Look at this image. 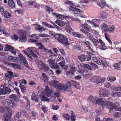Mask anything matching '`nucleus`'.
I'll list each match as a JSON object with an SVG mask.
<instances>
[{
    "mask_svg": "<svg viewBox=\"0 0 121 121\" xmlns=\"http://www.w3.org/2000/svg\"><path fill=\"white\" fill-rule=\"evenodd\" d=\"M12 39L15 41L17 40L18 38V37L16 35H14L11 37Z\"/></svg>",
    "mask_w": 121,
    "mask_h": 121,
    "instance_id": "59",
    "label": "nucleus"
},
{
    "mask_svg": "<svg viewBox=\"0 0 121 121\" xmlns=\"http://www.w3.org/2000/svg\"><path fill=\"white\" fill-rule=\"evenodd\" d=\"M50 99L48 98H47L46 96L45 95H43L42 96L41 98V100L42 101H48Z\"/></svg>",
    "mask_w": 121,
    "mask_h": 121,
    "instance_id": "56",
    "label": "nucleus"
},
{
    "mask_svg": "<svg viewBox=\"0 0 121 121\" xmlns=\"http://www.w3.org/2000/svg\"><path fill=\"white\" fill-rule=\"evenodd\" d=\"M98 5L101 8H103L104 6H106V3L105 2L101 1L97 3Z\"/></svg>",
    "mask_w": 121,
    "mask_h": 121,
    "instance_id": "29",
    "label": "nucleus"
},
{
    "mask_svg": "<svg viewBox=\"0 0 121 121\" xmlns=\"http://www.w3.org/2000/svg\"><path fill=\"white\" fill-rule=\"evenodd\" d=\"M108 80L110 82H112L115 81L116 79V78L114 76L109 77H108Z\"/></svg>",
    "mask_w": 121,
    "mask_h": 121,
    "instance_id": "51",
    "label": "nucleus"
},
{
    "mask_svg": "<svg viewBox=\"0 0 121 121\" xmlns=\"http://www.w3.org/2000/svg\"><path fill=\"white\" fill-rule=\"evenodd\" d=\"M106 107L110 109H114L116 108V105L115 104L110 102H107L106 106Z\"/></svg>",
    "mask_w": 121,
    "mask_h": 121,
    "instance_id": "17",
    "label": "nucleus"
},
{
    "mask_svg": "<svg viewBox=\"0 0 121 121\" xmlns=\"http://www.w3.org/2000/svg\"><path fill=\"white\" fill-rule=\"evenodd\" d=\"M88 100L94 104L100 105L103 107L106 106L107 103V100L102 98H98L95 96H93L91 95H90L87 99Z\"/></svg>",
    "mask_w": 121,
    "mask_h": 121,
    "instance_id": "2",
    "label": "nucleus"
},
{
    "mask_svg": "<svg viewBox=\"0 0 121 121\" xmlns=\"http://www.w3.org/2000/svg\"><path fill=\"white\" fill-rule=\"evenodd\" d=\"M66 26L65 27V29L66 31L69 33L70 34H71L72 33V31L73 30L71 27V24L69 22H66Z\"/></svg>",
    "mask_w": 121,
    "mask_h": 121,
    "instance_id": "13",
    "label": "nucleus"
},
{
    "mask_svg": "<svg viewBox=\"0 0 121 121\" xmlns=\"http://www.w3.org/2000/svg\"><path fill=\"white\" fill-rule=\"evenodd\" d=\"M6 51H9L10 52L14 54V55H15L17 52L15 50L14 48L11 47V46L8 45H6Z\"/></svg>",
    "mask_w": 121,
    "mask_h": 121,
    "instance_id": "15",
    "label": "nucleus"
},
{
    "mask_svg": "<svg viewBox=\"0 0 121 121\" xmlns=\"http://www.w3.org/2000/svg\"><path fill=\"white\" fill-rule=\"evenodd\" d=\"M121 86L117 87L113 86L111 87V89L113 91H120Z\"/></svg>",
    "mask_w": 121,
    "mask_h": 121,
    "instance_id": "37",
    "label": "nucleus"
},
{
    "mask_svg": "<svg viewBox=\"0 0 121 121\" xmlns=\"http://www.w3.org/2000/svg\"><path fill=\"white\" fill-rule=\"evenodd\" d=\"M74 87L77 89H80V87L79 86V83L78 82H77L76 81H74Z\"/></svg>",
    "mask_w": 121,
    "mask_h": 121,
    "instance_id": "52",
    "label": "nucleus"
},
{
    "mask_svg": "<svg viewBox=\"0 0 121 121\" xmlns=\"http://www.w3.org/2000/svg\"><path fill=\"white\" fill-rule=\"evenodd\" d=\"M3 14L4 16L7 18H9L11 16V14L7 12H4Z\"/></svg>",
    "mask_w": 121,
    "mask_h": 121,
    "instance_id": "48",
    "label": "nucleus"
},
{
    "mask_svg": "<svg viewBox=\"0 0 121 121\" xmlns=\"http://www.w3.org/2000/svg\"><path fill=\"white\" fill-rule=\"evenodd\" d=\"M31 99L35 102H37L38 101L37 95L34 93H33L32 95Z\"/></svg>",
    "mask_w": 121,
    "mask_h": 121,
    "instance_id": "28",
    "label": "nucleus"
},
{
    "mask_svg": "<svg viewBox=\"0 0 121 121\" xmlns=\"http://www.w3.org/2000/svg\"><path fill=\"white\" fill-rule=\"evenodd\" d=\"M61 41L60 42L62 44H65L67 45L68 43V39L65 37H64L63 39L62 40H61Z\"/></svg>",
    "mask_w": 121,
    "mask_h": 121,
    "instance_id": "34",
    "label": "nucleus"
},
{
    "mask_svg": "<svg viewBox=\"0 0 121 121\" xmlns=\"http://www.w3.org/2000/svg\"><path fill=\"white\" fill-rule=\"evenodd\" d=\"M12 65L14 68L20 70L22 69L21 66L18 64L12 63Z\"/></svg>",
    "mask_w": 121,
    "mask_h": 121,
    "instance_id": "42",
    "label": "nucleus"
},
{
    "mask_svg": "<svg viewBox=\"0 0 121 121\" xmlns=\"http://www.w3.org/2000/svg\"><path fill=\"white\" fill-rule=\"evenodd\" d=\"M100 19H94L92 20V21L87 20L86 22L88 23H90L95 27L96 28L99 26V25L98 24V23L100 22Z\"/></svg>",
    "mask_w": 121,
    "mask_h": 121,
    "instance_id": "7",
    "label": "nucleus"
},
{
    "mask_svg": "<svg viewBox=\"0 0 121 121\" xmlns=\"http://www.w3.org/2000/svg\"><path fill=\"white\" fill-rule=\"evenodd\" d=\"M78 58L79 60L83 62L86 59V57L84 55H81L78 56Z\"/></svg>",
    "mask_w": 121,
    "mask_h": 121,
    "instance_id": "41",
    "label": "nucleus"
},
{
    "mask_svg": "<svg viewBox=\"0 0 121 121\" xmlns=\"http://www.w3.org/2000/svg\"><path fill=\"white\" fill-rule=\"evenodd\" d=\"M10 102L9 104L8 108L7 109V111H6V114H5L3 118V119L4 121H9L11 116V111L9 108H13L15 106V103L12 100H10Z\"/></svg>",
    "mask_w": 121,
    "mask_h": 121,
    "instance_id": "3",
    "label": "nucleus"
},
{
    "mask_svg": "<svg viewBox=\"0 0 121 121\" xmlns=\"http://www.w3.org/2000/svg\"><path fill=\"white\" fill-rule=\"evenodd\" d=\"M95 113L96 114V116H98L102 112L101 110L100 109H98L95 112Z\"/></svg>",
    "mask_w": 121,
    "mask_h": 121,
    "instance_id": "55",
    "label": "nucleus"
},
{
    "mask_svg": "<svg viewBox=\"0 0 121 121\" xmlns=\"http://www.w3.org/2000/svg\"><path fill=\"white\" fill-rule=\"evenodd\" d=\"M47 62L49 65L50 66L52 69H57L59 67V66L57 65V64L55 63L54 60L49 59L48 60Z\"/></svg>",
    "mask_w": 121,
    "mask_h": 121,
    "instance_id": "9",
    "label": "nucleus"
},
{
    "mask_svg": "<svg viewBox=\"0 0 121 121\" xmlns=\"http://www.w3.org/2000/svg\"><path fill=\"white\" fill-rule=\"evenodd\" d=\"M113 66L115 69H119L120 66L121 67V61L119 62V63L115 64Z\"/></svg>",
    "mask_w": 121,
    "mask_h": 121,
    "instance_id": "44",
    "label": "nucleus"
},
{
    "mask_svg": "<svg viewBox=\"0 0 121 121\" xmlns=\"http://www.w3.org/2000/svg\"><path fill=\"white\" fill-rule=\"evenodd\" d=\"M20 88L21 89L22 91L23 92H24L26 90V88L24 85L21 84L20 86Z\"/></svg>",
    "mask_w": 121,
    "mask_h": 121,
    "instance_id": "62",
    "label": "nucleus"
},
{
    "mask_svg": "<svg viewBox=\"0 0 121 121\" xmlns=\"http://www.w3.org/2000/svg\"><path fill=\"white\" fill-rule=\"evenodd\" d=\"M67 74L69 75L70 77H72L74 74V72H72L71 71H68L67 73Z\"/></svg>",
    "mask_w": 121,
    "mask_h": 121,
    "instance_id": "58",
    "label": "nucleus"
},
{
    "mask_svg": "<svg viewBox=\"0 0 121 121\" xmlns=\"http://www.w3.org/2000/svg\"><path fill=\"white\" fill-rule=\"evenodd\" d=\"M49 85L58 90L64 91H67L71 86V84L69 82H67L66 84H61L56 80L51 82L49 83Z\"/></svg>",
    "mask_w": 121,
    "mask_h": 121,
    "instance_id": "1",
    "label": "nucleus"
},
{
    "mask_svg": "<svg viewBox=\"0 0 121 121\" xmlns=\"http://www.w3.org/2000/svg\"><path fill=\"white\" fill-rule=\"evenodd\" d=\"M85 34L86 36H87V37L90 40L92 39V36L87 31H86V32Z\"/></svg>",
    "mask_w": 121,
    "mask_h": 121,
    "instance_id": "50",
    "label": "nucleus"
},
{
    "mask_svg": "<svg viewBox=\"0 0 121 121\" xmlns=\"http://www.w3.org/2000/svg\"><path fill=\"white\" fill-rule=\"evenodd\" d=\"M45 69L46 71L48 72V73L50 76H52L53 75V73L52 71L50 69L48 66L46 67Z\"/></svg>",
    "mask_w": 121,
    "mask_h": 121,
    "instance_id": "39",
    "label": "nucleus"
},
{
    "mask_svg": "<svg viewBox=\"0 0 121 121\" xmlns=\"http://www.w3.org/2000/svg\"><path fill=\"white\" fill-rule=\"evenodd\" d=\"M66 22H64L62 20H59L57 19L55 22L56 23L61 27L63 26L64 25H65Z\"/></svg>",
    "mask_w": 121,
    "mask_h": 121,
    "instance_id": "21",
    "label": "nucleus"
},
{
    "mask_svg": "<svg viewBox=\"0 0 121 121\" xmlns=\"http://www.w3.org/2000/svg\"><path fill=\"white\" fill-rule=\"evenodd\" d=\"M90 66L89 65L86 64H84L82 65V67H85L87 68L88 69L90 70H92L93 69L95 70L98 68V66L97 65L92 63H90Z\"/></svg>",
    "mask_w": 121,
    "mask_h": 121,
    "instance_id": "5",
    "label": "nucleus"
},
{
    "mask_svg": "<svg viewBox=\"0 0 121 121\" xmlns=\"http://www.w3.org/2000/svg\"><path fill=\"white\" fill-rule=\"evenodd\" d=\"M37 27H36L35 29L36 30L39 31H45L46 30L45 28L42 27L40 26L39 25H36Z\"/></svg>",
    "mask_w": 121,
    "mask_h": 121,
    "instance_id": "36",
    "label": "nucleus"
},
{
    "mask_svg": "<svg viewBox=\"0 0 121 121\" xmlns=\"http://www.w3.org/2000/svg\"><path fill=\"white\" fill-rule=\"evenodd\" d=\"M35 63L37 64L39 68L42 70L45 69L47 66L45 65L42 62L39 60H36L35 61Z\"/></svg>",
    "mask_w": 121,
    "mask_h": 121,
    "instance_id": "12",
    "label": "nucleus"
},
{
    "mask_svg": "<svg viewBox=\"0 0 121 121\" xmlns=\"http://www.w3.org/2000/svg\"><path fill=\"white\" fill-rule=\"evenodd\" d=\"M21 115L20 112H19L18 113L16 114L14 116V119L15 120H17L19 119L20 115Z\"/></svg>",
    "mask_w": 121,
    "mask_h": 121,
    "instance_id": "57",
    "label": "nucleus"
},
{
    "mask_svg": "<svg viewBox=\"0 0 121 121\" xmlns=\"http://www.w3.org/2000/svg\"><path fill=\"white\" fill-rule=\"evenodd\" d=\"M114 117H121V113L119 112H116L114 115Z\"/></svg>",
    "mask_w": 121,
    "mask_h": 121,
    "instance_id": "60",
    "label": "nucleus"
},
{
    "mask_svg": "<svg viewBox=\"0 0 121 121\" xmlns=\"http://www.w3.org/2000/svg\"><path fill=\"white\" fill-rule=\"evenodd\" d=\"M18 58L23 63L25 66L28 68H29V66L28 65L27 61L23 55L19 53L18 55Z\"/></svg>",
    "mask_w": 121,
    "mask_h": 121,
    "instance_id": "8",
    "label": "nucleus"
},
{
    "mask_svg": "<svg viewBox=\"0 0 121 121\" xmlns=\"http://www.w3.org/2000/svg\"><path fill=\"white\" fill-rule=\"evenodd\" d=\"M39 36L40 37H45L48 36L49 35L47 34L42 33L40 34L39 35Z\"/></svg>",
    "mask_w": 121,
    "mask_h": 121,
    "instance_id": "63",
    "label": "nucleus"
},
{
    "mask_svg": "<svg viewBox=\"0 0 121 121\" xmlns=\"http://www.w3.org/2000/svg\"><path fill=\"white\" fill-rule=\"evenodd\" d=\"M21 116H23L25 117H29V115L27 112L25 111H22L20 112Z\"/></svg>",
    "mask_w": 121,
    "mask_h": 121,
    "instance_id": "33",
    "label": "nucleus"
},
{
    "mask_svg": "<svg viewBox=\"0 0 121 121\" xmlns=\"http://www.w3.org/2000/svg\"><path fill=\"white\" fill-rule=\"evenodd\" d=\"M91 30L92 31V32L95 35V37L97 38L96 36H97V37H99V34L98 32L96 30H92V29Z\"/></svg>",
    "mask_w": 121,
    "mask_h": 121,
    "instance_id": "47",
    "label": "nucleus"
},
{
    "mask_svg": "<svg viewBox=\"0 0 121 121\" xmlns=\"http://www.w3.org/2000/svg\"><path fill=\"white\" fill-rule=\"evenodd\" d=\"M8 4L9 6L12 8H13L15 6V4L13 0H9Z\"/></svg>",
    "mask_w": 121,
    "mask_h": 121,
    "instance_id": "35",
    "label": "nucleus"
},
{
    "mask_svg": "<svg viewBox=\"0 0 121 121\" xmlns=\"http://www.w3.org/2000/svg\"><path fill=\"white\" fill-rule=\"evenodd\" d=\"M99 82H98L97 81L96 82L97 83V84H98L99 83H102L104 82L105 80V79L104 78H102L100 77V78L99 79Z\"/></svg>",
    "mask_w": 121,
    "mask_h": 121,
    "instance_id": "54",
    "label": "nucleus"
},
{
    "mask_svg": "<svg viewBox=\"0 0 121 121\" xmlns=\"http://www.w3.org/2000/svg\"><path fill=\"white\" fill-rule=\"evenodd\" d=\"M69 9L71 11H77L78 12H79L80 10V9H78L71 6L69 7Z\"/></svg>",
    "mask_w": 121,
    "mask_h": 121,
    "instance_id": "45",
    "label": "nucleus"
},
{
    "mask_svg": "<svg viewBox=\"0 0 121 121\" xmlns=\"http://www.w3.org/2000/svg\"><path fill=\"white\" fill-rule=\"evenodd\" d=\"M100 77L97 76H94L92 78L93 81L96 83L97 84L96 82H99V81Z\"/></svg>",
    "mask_w": 121,
    "mask_h": 121,
    "instance_id": "49",
    "label": "nucleus"
},
{
    "mask_svg": "<svg viewBox=\"0 0 121 121\" xmlns=\"http://www.w3.org/2000/svg\"><path fill=\"white\" fill-rule=\"evenodd\" d=\"M71 118L72 121H75V120L74 115L73 112H72L71 113Z\"/></svg>",
    "mask_w": 121,
    "mask_h": 121,
    "instance_id": "64",
    "label": "nucleus"
},
{
    "mask_svg": "<svg viewBox=\"0 0 121 121\" xmlns=\"http://www.w3.org/2000/svg\"><path fill=\"white\" fill-rule=\"evenodd\" d=\"M105 37L106 39L111 44H112V42L110 39L109 36L108 35L107 33L105 34Z\"/></svg>",
    "mask_w": 121,
    "mask_h": 121,
    "instance_id": "43",
    "label": "nucleus"
},
{
    "mask_svg": "<svg viewBox=\"0 0 121 121\" xmlns=\"http://www.w3.org/2000/svg\"><path fill=\"white\" fill-rule=\"evenodd\" d=\"M101 64H102V65H104V69H106V68H105V67H107L108 66V65L106 61H104L102 60H100Z\"/></svg>",
    "mask_w": 121,
    "mask_h": 121,
    "instance_id": "46",
    "label": "nucleus"
},
{
    "mask_svg": "<svg viewBox=\"0 0 121 121\" xmlns=\"http://www.w3.org/2000/svg\"><path fill=\"white\" fill-rule=\"evenodd\" d=\"M42 23L43 25L46 26L50 28L55 29V28H56L58 30H60V28L56 24L54 26L55 27H54L46 22H42Z\"/></svg>",
    "mask_w": 121,
    "mask_h": 121,
    "instance_id": "16",
    "label": "nucleus"
},
{
    "mask_svg": "<svg viewBox=\"0 0 121 121\" xmlns=\"http://www.w3.org/2000/svg\"><path fill=\"white\" fill-rule=\"evenodd\" d=\"M13 73L11 71H8V73L6 74L5 76L11 79L12 78Z\"/></svg>",
    "mask_w": 121,
    "mask_h": 121,
    "instance_id": "40",
    "label": "nucleus"
},
{
    "mask_svg": "<svg viewBox=\"0 0 121 121\" xmlns=\"http://www.w3.org/2000/svg\"><path fill=\"white\" fill-rule=\"evenodd\" d=\"M93 61L99 65H101V63L100 61L99 60V59L96 56H94L93 57Z\"/></svg>",
    "mask_w": 121,
    "mask_h": 121,
    "instance_id": "31",
    "label": "nucleus"
},
{
    "mask_svg": "<svg viewBox=\"0 0 121 121\" xmlns=\"http://www.w3.org/2000/svg\"><path fill=\"white\" fill-rule=\"evenodd\" d=\"M112 96L113 97H118L121 96V92H117L113 93L111 94Z\"/></svg>",
    "mask_w": 121,
    "mask_h": 121,
    "instance_id": "38",
    "label": "nucleus"
},
{
    "mask_svg": "<svg viewBox=\"0 0 121 121\" xmlns=\"http://www.w3.org/2000/svg\"><path fill=\"white\" fill-rule=\"evenodd\" d=\"M63 116L64 117L65 119H66L67 120H68L70 118V115L67 114L63 115Z\"/></svg>",
    "mask_w": 121,
    "mask_h": 121,
    "instance_id": "61",
    "label": "nucleus"
},
{
    "mask_svg": "<svg viewBox=\"0 0 121 121\" xmlns=\"http://www.w3.org/2000/svg\"><path fill=\"white\" fill-rule=\"evenodd\" d=\"M42 78L43 80L45 82H47L49 79V78L47 75L44 73L42 74Z\"/></svg>",
    "mask_w": 121,
    "mask_h": 121,
    "instance_id": "26",
    "label": "nucleus"
},
{
    "mask_svg": "<svg viewBox=\"0 0 121 121\" xmlns=\"http://www.w3.org/2000/svg\"><path fill=\"white\" fill-rule=\"evenodd\" d=\"M108 13L106 12L103 11L101 13V17H100V19H105L107 17L108 15Z\"/></svg>",
    "mask_w": 121,
    "mask_h": 121,
    "instance_id": "25",
    "label": "nucleus"
},
{
    "mask_svg": "<svg viewBox=\"0 0 121 121\" xmlns=\"http://www.w3.org/2000/svg\"><path fill=\"white\" fill-rule=\"evenodd\" d=\"M9 98L12 101L13 100L17 102L18 100V98L17 96L15 94H13L12 95H10L9 96Z\"/></svg>",
    "mask_w": 121,
    "mask_h": 121,
    "instance_id": "22",
    "label": "nucleus"
},
{
    "mask_svg": "<svg viewBox=\"0 0 121 121\" xmlns=\"http://www.w3.org/2000/svg\"><path fill=\"white\" fill-rule=\"evenodd\" d=\"M31 49L30 48H27V51L26 52V50H23L22 51V52H24V53L29 58L31 59H32L33 57L34 56L35 57H37L38 56L37 55L34 53L33 51L39 54V52L37 51H34L32 48H31Z\"/></svg>",
    "mask_w": 121,
    "mask_h": 121,
    "instance_id": "4",
    "label": "nucleus"
},
{
    "mask_svg": "<svg viewBox=\"0 0 121 121\" xmlns=\"http://www.w3.org/2000/svg\"><path fill=\"white\" fill-rule=\"evenodd\" d=\"M8 60L11 62H16L17 61V60L16 57H13L12 56H9Z\"/></svg>",
    "mask_w": 121,
    "mask_h": 121,
    "instance_id": "32",
    "label": "nucleus"
},
{
    "mask_svg": "<svg viewBox=\"0 0 121 121\" xmlns=\"http://www.w3.org/2000/svg\"><path fill=\"white\" fill-rule=\"evenodd\" d=\"M99 43L100 44L99 48L101 50H104L107 48L105 43L101 40H99Z\"/></svg>",
    "mask_w": 121,
    "mask_h": 121,
    "instance_id": "23",
    "label": "nucleus"
},
{
    "mask_svg": "<svg viewBox=\"0 0 121 121\" xmlns=\"http://www.w3.org/2000/svg\"><path fill=\"white\" fill-rule=\"evenodd\" d=\"M100 26L101 29L103 31L107 32H108V26L105 23H103Z\"/></svg>",
    "mask_w": 121,
    "mask_h": 121,
    "instance_id": "20",
    "label": "nucleus"
},
{
    "mask_svg": "<svg viewBox=\"0 0 121 121\" xmlns=\"http://www.w3.org/2000/svg\"><path fill=\"white\" fill-rule=\"evenodd\" d=\"M36 43L37 45H38L39 46L38 47L39 49H43L44 50L46 48H45L43 45H42L41 43Z\"/></svg>",
    "mask_w": 121,
    "mask_h": 121,
    "instance_id": "53",
    "label": "nucleus"
},
{
    "mask_svg": "<svg viewBox=\"0 0 121 121\" xmlns=\"http://www.w3.org/2000/svg\"><path fill=\"white\" fill-rule=\"evenodd\" d=\"M19 33H20L19 41L22 42H25L26 38V33L25 30H21L19 31Z\"/></svg>",
    "mask_w": 121,
    "mask_h": 121,
    "instance_id": "6",
    "label": "nucleus"
},
{
    "mask_svg": "<svg viewBox=\"0 0 121 121\" xmlns=\"http://www.w3.org/2000/svg\"><path fill=\"white\" fill-rule=\"evenodd\" d=\"M72 34L74 36L78 38H81L82 36V35L79 32H72Z\"/></svg>",
    "mask_w": 121,
    "mask_h": 121,
    "instance_id": "30",
    "label": "nucleus"
},
{
    "mask_svg": "<svg viewBox=\"0 0 121 121\" xmlns=\"http://www.w3.org/2000/svg\"><path fill=\"white\" fill-rule=\"evenodd\" d=\"M80 26L82 28H83L86 31L88 32L90 31L92 29L91 26L86 23H85L83 24L81 23Z\"/></svg>",
    "mask_w": 121,
    "mask_h": 121,
    "instance_id": "14",
    "label": "nucleus"
},
{
    "mask_svg": "<svg viewBox=\"0 0 121 121\" xmlns=\"http://www.w3.org/2000/svg\"><path fill=\"white\" fill-rule=\"evenodd\" d=\"M11 100L6 99L4 100L2 102L3 104L5 106V107L6 108V109L8 108V106Z\"/></svg>",
    "mask_w": 121,
    "mask_h": 121,
    "instance_id": "24",
    "label": "nucleus"
},
{
    "mask_svg": "<svg viewBox=\"0 0 121 121\" xmlns=\"http://www.w3.org/2000/svg\"><path fill=\"white\" fill-rule=\"evenodd\" d=\"M64 36L61 34H56L54 36V37L59 42H60L61 40H62Z\"/></svg>",
    "mask_w": 121,
    "mask_h": 121,
    "instance_id": "18",
    "label": "nucleus"
},
{
    "mask_svg": "<svg viewBox=\"0 0 121 121\" xmlns=\"http://www.w3.org/2000/svg\"><path fill=\"white\" fill-rule=\"evenodd\" d=\"M99 92L100 97H105L110 94L109 91L105 89H99Z\"/></svg>",
    "mask_w": 121,
    "mask_h": 121,
    "instance_id": "10",
    "label": "nucleus"
},
{
    "mask_svg": "<svg viewBox=\"0 0 121 121\" xmlns=\"http://www.w3.org/2000/svg\"><path fill=\"white\" fill-rule=\"evenodd\" d=\"M0 95L3 94H6L7 93L9 94L11 91V89L9 88L8 87L4 89L2 88V86H0Z\"/></svg>",
    "mask_w": 121,
    "mask_h": 121,
    "instance_id": "11",
    "label": "nucleus"
},
{
    "mask_svg": "<svg viewBox=\"0 0 121 121\" xmlns=\"http://www.w3.org/2000/svg\"><path fill=\"white\" fill-rule=\"evenodd\" d=\"M115 26L113 25H110L108 27V31L110 33H113L115 30Z\"/></svg>",
    "mask_w": 121,
    "mask_h": 121,
    "instance_id": "27",
    "label": "nucleus"
},
{
    "mask_svg": "<svg viewBox=\"0 0 121 121\" xmlns=\"http://www.w3.org/2000/svg\"><path fill=\"white\" fill-rule=\"evenodd\" d=\"M96 38V39L92 37V39L90 40L92 42L95 46H96L97 45V44L96 43H100L99 40H101L99 38V37H97V38Z\"/></svg>",
    "mask_w": 121,
    "mask_h": 121,
    "instance_id": "19",
    "label": "nucleus"
}]
</instances>
